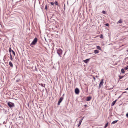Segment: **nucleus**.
I'll list each match as a JSON object with an SVG mask.
<instances>
[{
  "mask_svg": "<svg viewBox=\"0 0 128 128\" xmlns=\"http://www.w3.org/2000/svg\"><path fill=\"white\" fill-rule=\"evenodd\" d=\"M57 52L59 56L60 57L62 56L61 55L62 53V50L60 48L56 49Z\"/></svg>",
  "mask_w": 128,
  "mask_h": 128,
  "instance_id": "f257e3e1",
  "label": "nucleus"
},
{
  "mask_svg": "<svg viewBox=\"0 0 128 128\" xmlns=\"http://www.w3.org/2000/svg\"><path fill=\"white\" fill-rule=\"evenodd\" d=\"M30 67L34 70H35L36 71L37 70V69L36 68V64H32L30 65Z\"/></svg>",
  "mask_w": 128,
  "mask_h": 128,
  "instance_id": "f03ea898",
  "label": "nucleus"
},
{
  "mask_svg": "<svg viewBox=\"0 0 128 128\" xmlns=\"http://www.w3.org/2000/svg\"><path fill=\"white\" fill-rule=\"evenodd\" d=\"M37 41V39L36 38H35L32 42L31 43L30 46H31L32 45H34L36 43Z\"/></svg>",
  "mask_w": 128,
  "mask_h": 128,
  "instance_id": "7ed1b4c3",
  "label": "nucleus"
},
{
  "mask_svg": "<svg viewBox=\"0 0 128 128\" xmlns=\"http://www.w3.org/2000/svg\"><path fill=\"white\" fill-rule=\"evenodd\" d=\"M8 105L10 108H13L14 106V103H12L11 102H8L7 103Z\"/></svg>",
  "mask_w": 128,
  "mask_h": 128,
  "instance_id": "20e7f679",
  "label": "nucleus"
},
{
  "mask_svg": "<svg viewBox=\"0 0 128 128\" xmlns=\"http://www.w3.org/2000/svg\"><path fill=\"white\" fill-rule=\"evenodd\" d=\"M63 99V97L62 96L60 98L58 103V105H59L60 104V103L61 102Z\"/></svg>",
  "mask_w": 128,
  "mask_h": 128,
  "instance_id": "39448f33",
  "label": "nucleus"
},
{
  "mask_svg": "<svg viewBox=\"0 0 128 128\" xmlns=\"http://www.w3.org/2000/svg\"><path fill=\"white\" fill-rule=\"evenodd\" d=\"M103 79H102L101 80V81L100 82L99 84V88H100L101 87V86H102L103 85V84L104 83V82H103Z\"/></svg>",
  "mask_w": 128,
  "mask_h": 128,
  "instance_id": "423d86ee",
  "label": "nucleus"
},
{
  "mask_svg": "<svg viewBox=\"0 0 128 128\" xmlns=\"http://www.w3.org/2000/svg\"><path fill=\"white\" fill-rule=\"evenodd\" d=\"M80 91L79 89L78 88H76L75 90V92L76 94H78Z\"/></svg>",
  "mask_w": 128,
  "mask_h": 128,
  "instance_id": "0eeeda50",
  "label": "nucleus"
},
{
  "mask_svg": "<svg viewBox=\"0 0 128 128\" xmlns=\"http://www.w3.org/2000/svg\"><path fill=\"white\" fill-rule=\"evenodd\" d=\"M84 118V117L82 118V119L81 120H80L79 121V123H78V127L81 124V123H82V120H83V119Z\"/></svg>",
  "mask_w": 128,
  "mask_h": 128,
  "instance_id": "6e6552de",
  "label": "nucleus"
},
{
  "mask_svg": "<svg viewBox=\"0 0 128 128\" xmlns=\"http://www.w3.org/2000/svg\"><path fill=\"white\" fill-rule=\"evenodd\" d=\"M91 98H92V97L90 96H89V97H87L86 98V101H90L91 99Z\"/></svg>",
  "mask_w": 128,
  "mask_h": 128,
  "instance_id": "1a4fd4ad",
  "label": "nucleus"
},
{
  "mask_svg": "<svg viewBox=\"0 0 128 128\" xmlns=\"http://www.w3.org/2000/svg\"><path fill=\"white\" fill-rule=\"evenodd\" d=\"M117 100H115L114 101L112 102V104H111L112 106L114 105V104H115V103L116 102Z\"/></svg>",
  "mask_w": 128,
  "mask_h": 128,
  "instance_id": "9d476101",
  "label": "nucleus"
},
{
  "mask_svg": "<svg viewBox=\"0 0 128 128\" xmlns=\"http://www.w3.org/2000/svg\"><path fill=\"white\" fill-rule=\"evenodd\" d=\"M9 65L10 67L11 68H12L13 67V64L11 62H10L9 63Z\"/></svg>",
  "mask_w": 128,
  "mask_h": 128,
  "instance_id": "9b49d317",
  "label": "nucleus"
},
{
  "mask_svg": "<svg viewBox=\"0 0 128 128\" xmlns=\"http://www.w3.org/2000/svg\"><path fill=\"white\" fill-rule=\"evenodd\" d=\"M89 59H86L84 60V62L85 63H87L89 62Z\"/></svg>",
  "mask_w": 128,
  "mask_h": 128,
  "instance_id": "f8f14e48",
  "label": "nucleus"
},
{
  "mask_svg": "<svg viewBox=\"0 0 128 128\" xmlns=\"http://www.w3.org/2000/svg\"><path fill=\"white\" fill-rule=\"evenodd\" d=\"M99 52V51L98 50H94V52L95 54H98V53Z\"/></svg>",
  "mask_w": 128,
  "mask_h": 128,
  "instance_id": "ddd939ff",
  "label": "nucleus"
},
{
  "mask_svg": "<svg viewBox=\"0 0 128 128\" xmlns=\"http://www.w3.org/2000/svg\"><path fill=\"white\" fill-rule=\"evenodd\" d=\"M118 122L117 120H116L114 121H113L111 123V124H114Z\"/></svg>",
  "mask_w": 128,
  "mask_h": 128,
  "instance_id": "4468645a",
  "label": "nucleus"
},
{
  "mask_svg": "<svg viewBox=\"0 0 128 128\" xmlns=\"http://www.w3.org/2000/svg\"><path fill=\"white\" fill-rule=\"evenodd\" d=\"M12 50H13L11 49V47H10L9 49V52H10L12 51Z\"/></svg>",
  "mask_w": 128,
  "mask_h": 128,
  "instance_id": "2eb2a0df",
  "label": "nucleus"
},
{
  "mask_svg": "<svg viewBox=\"0 0 128 128\" xmlns=\"http://www.w3.org/2000/svg\"><path fill=\"white\" fill-rule=\"evenodd\" d=\"M121 72L122 73H124V72L125 71H124V69L122 68L121 69Z\"/></svg>",
  "mask_w": 128,
  "mask_h": 128,
  "instance_id": "dca6fc26",
  "label": "nucleus"
},
{
  "mask_svg": "<svg viewBox=\"0 0 128 128\" xmlns=\"http://www.w3.org/2000/svg\"><path fill=\"white\" fill-rule=\"evenodd\" d=\"M10 58L11 60H12L13 59L12 55L10 53Z\"/></svg>",
  "mask_w": 128,
  "mask_h": 128,
  "instance_id": "f3484780",
  "label": "nucleus"
},
{
  "mask_svg": "<svg viewBox=\"0 0 128 128\" xmlns=\"http://www.w3.org/2000/svg\"><path fill=\"white\" fill-rule=\"evenodd\" d=\"M124 76H119V79H121L122 78L124 77Z\"/></svg>",
  "mask_w": 128,
  "mask_h": 128,
  "instance_id": "a211bd4d",
  "label": "nucleus"
},
{
  "mask_svg": "<svg viewBox=\"0 0 128 128\" xmlns=\"http://www.w3.org/2000/svg\"><path fill=\"white\" fill-rule=\"evenodd\" d=\"M108 122H107L105 124L104 127V128H106L107 127V126H108Z\"/></svg>",
  "mask_w": 128,
  "mask_h": 128,
  "instance_id": "6ab92c4d",
  "label": "nucleus"
},
{
  "mask_svg": "<svg viewBox=\"0 0 128 128\" xmlns=\"http://www.w3.org/2000/svg\"><path fill=\"white\" fill-rule=\"evenodd\" d=\"M39 84L42 87H44L45 85L44 84Z\"/></svg>",
  "mask_w": 128,
  "mask_h": 128,
  "instance_id": "aec40b11",
  "label": "nucleus"
},
{
  "mask_svg": "<svg viewBox=\"0 0 128 128\" xmlns=\"http://www.w3.org/2000/svg\"><path fill=\"white\" fill-rule=\"evenodd\" d=\"M97 48L98 50H100L101 49L100 47L99 46H97Z\"/></svg>",
  "mask_w": 128,
  "mask_h": 128,
  "instance_id": "412c9836",
  "label": "nucleus"
},
{
  "mask_svg": "<svg viewBox=\"0 0 128 128\" xmlns=\"http://www.w3.org/2000/svg\"><path fill=\"white\" fill-rule=\"evenodd\" d=\"M12 54H13L14 55V56H15V52H14V51L13 50H12Z\"/></svg>",
  "mask_w": 128,
  "mask_h": 128,
  "instance_id": "4be33fe9",
  "label": "nucleus"
},
{
  "mask_svg": "<svg viewBox=\"0 0 128 128\" xmlns=\"http://www.w3.org/2000/svg\"><path fill=\"white\" fill-rule=\"evenodd\" d=\"M124 69L125 70H127L128 69V66H127L126 67H125Z\"/></svg>",
  "mask_w": 128,
  "mask_h": 128,
  "instance_id": "5701e85b",
  "label": "nucleus"
},
{
  "mask_svg": "<svg viewBox=\"0 0 128 128\" xmlns=\"http://www.w3.org/2000/svg\"><path fill=\"white\" fill-rule=\"evenodd\" d=\"M118 22L119 23H120L122 22V21L121 20H120L118 21Z\"/></svg>",
  "mask_w": 128,
  "mask_h": 128,
  "instance_id": "b1692460",
  "label": "nucleus"
},
{
  "mask_svg": "<svg viewBox=\"0 0 128 128\" xmlns=\"http://www.w3.org/2000/svg\"><path fill=\"white\" fill-rule=\"evenodd\" d=\"M54 4L56 5H58V3L57 2L55 1L54 2Z\"/></svg>",
  "mask_w": 128,
  "mask_h": 128,
  "instance_id": "393cba45",
  "label": "nucleus"
},
{
  "mask_svg": "<svg viewBox=\"0 0 128 128\" xmlns=\"http://www.w3.org/2000/svg\"><path fill=\"white\" fill-rule=\"evenodd\" d=\"M20 80V79H18L17 80H16V82H18Z\"/></svg>",
  "mask_w": 128,
  "mask_h": 128,
  "instance_id": "a878e982",
  "label": "nucleus"
},
{
  "mask_svg": "<svg viewBox=\"0 0 128 128\" xmlns=\"http://www.w3.org/2000/svg\"><path fill=\"white\" fill-rule=\"evenodd\" d=\"M105 25L107 26H109V24H108L107 23L105 24Z\"/></svg>",
  "mask_w": 128,
  "mask_h": 128,
  "instance_id": "bb28decb",
  "label": "nucleus"
},
{
  "mask_svg": "<svg viewBox=\"0 0 128 128\" xmlns=\"http://www.w3.org/2000/svg\"><path fill=\"white\" fill-rule=\"evenodd\" d=\"M100 38H103V35L102 34H101L100 35Z\"/></svg>",
  "mask_w": 128,
  "mask_h": 128,
  "instance_id": "cd10ccee",
  "label": "nucleus"
},
{
  "mask_svg": "<svg viewBox=\"0 0 128 128\" xmlns=\"http://www.w3.org/2000/svg\"><path fill=\"white\" fill-rule=\"evenodd\" d=\"M50 4L52 5H54V3L53 2H50Z\"/></svg>",
  "mask_w": 128,
  "mask_h": 128,
  "instance_id": "c85d7f7f",
  "label": "nucleus"
},
{
  "mask_svg": "<svg viewBox=\"0 0 128 128\" xmlns=\"http://www.w3.org/2000/svg\"><path fill=\"white\" fill-rule=\"evenodd\" d=\"M102 13L103 14H105L106 13V12L104 11H102Z\"/></svg>",
  "mask_w": 128,
  "mask_h": 128,
  "instance_id": "c756f323",
  "label": "nucleus"
},
{
  "mask_svg": "<svg viewBox=\"0 0 128 128\" xmlns=\"http://www.w3.org/2000/svg\"><path fill=\"white\" fill-rule=\"evenodd\" d=\"M45 9L46 10H47V5H46L45 6Z\"/></svg>",
  "mask_w": 128,
  "mask_h": 128,
  "instance_id": "7c9ffc66",
  "label": "nucleus"
},
{
  "mask_svg": "<svg viewBox=\"0 0 128 128\" xmlns=\"http://www.w3.org/2000/svg\"><path fill=\"white\" fill-rule=\"evenodd\" d=\"M126 116L127 118H128V113H127V114H126Z\"/></svg>",
  "mask_w": 128,
  "mask_h": 128,
  "instance_id": "2f4dec72",
  "label": "nucleus"
},
{
  "mask_svg": "<svg viewBox=\"0 0 128 128\" xmlns=\"http://www.w3.org/2000/svg\"><path fill=\"white\" fill-rule=\"evenodd\" d=\"M84 106L85 107H86L87 106V105L86 104H85V105H84Z\"/></svg>",
  "mask_w": 128,
  "mask_h": 128,
  "instance_id": "473e14b6",
  "label": "nucleus"
},
{
  "mask_svg": "<svg viewBox=\"0 0 128 128\" xmlns=\"http://www.w3.org/2000/svg\"><path fill=\"white\" fill-rule=\"evenodd\" d=\"M126 90H128V87L126 89Z\"/></svg>",
  "mask_w": 128,
  "mask_h": 128,
  "instance_id": "72a5a7b5",
  "label": "nucleus"
},
{
  "mask_svg": "<svg viewBox=\"0 0 128 128\" xmlns=\"http://www.w3.org/2000/svg\"><path fill=\"white\" fill-rule=\"evenodd\" d=\"M94 80H95V78L94 77Z\"/></svg>",
  "mask_w": 128,
  "mask_h": 128,
  "instance_id": "f704fd0d",
  "label": "nucleus"
},
{
  "mask_svg": "<svg viewBox=\"0 0 128 128\" xmlns=\"http://www.w3.org/2000/svg\"><path fill=\"white\" fill-rule=\"evenodd\" d=\"M127 64H128V62H127Z\"/></svg>",
  "mask_w": 128,
  "mask_h": 128,
  "instance_id": "c9c22d12",
  "label": "nucleus"
},
{
  "mask_svg": "<svg viewBox=\"0 0 128 128\" xmlns=\"http://www.w3.org/2000/svg\"><path fill=\"white\" fill-rule=\"evenodd\" d=\"M127 52H128V50H127Z\"/></svg>",
  "mask_w": 128,
  "mask_h": 128,
  "instance_id": "e433bc0d",
  "label": "nucleus"
}]
</instances>
